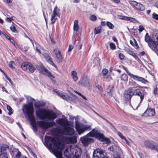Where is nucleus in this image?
Instances as JSON below:
<instances>
[{
	"label": "nucleus",
	"instance_id": "nucleus-1",
	"mask_svg": "<svg viewBox=\"0 0 158 158\" xmlns=\"http://www.w3.org/2000/svg\"><path fill=\"white\" fill-rule=\"evenodd\" d=\"M45 141L46 146L52 151L57 158H63L62 150L64 147L63 144L59 139L49 136H45Z\"/></svg>",
	"mask_w": 158,
	"mask_h": 158
},
{
	"label": "nucleus",
	"instance_id": "nucleus-2",
	"mask_svg": "<svg viewBox=\"0 0 158 158\" xmlns=\"http://www.w3.org/2000/svg\"><path fill=\"white\" fill-rule=\"evenodd\" d=\"M23 111L25 115L27 116L30 121L32 129L35 131L37 130L35 119L33 115L34 109L31 103H29L28 104L25 105L23 108Z\"/></svg>",
	"mask_w": 158,
	"mask_h": 158
},
{
	"label": "nucleus",
	"instance_id": "nucleus-3",
	"mask_svg": "<svg viewBox=\"0 0 158 158\" xmlns=\"http://www.w3.org/2000/svg\"><path fill=\"white\" fill-rule=\"evenodd\" d=\"M56 123L63 127L62 129L59 130V133L62 135H72L74 134V129L72 127L67 126L68 120L64 118H60L56 120Z\"/></svg>",
	"mask_w": 158,
	"mask_h": 158
},
{
	"label": "nucleus",
	"instance_id": "nucleus-4",
	"mask_svg": "<svg viewBox=\"0 0 158 158\" xmlns=\"http://www.w3.org/2000/svg\"><path fill=\"white\" fill-rule=\"evenodd\" d=\"M36 115L40 118L53 120L57 117L56 114L52 110L41 109L36 112Z\"/></svg>",
	"mask_w": 158,
	"mask_h": 158
},
{
	"label": "nucleus",
	"instance_id": "nucleus-5",
	"mask_svg": "<svg viewBox=\"0 0 158 158\" xmlns=\"http://www.w3.org/2000/svg\"><path fill=\"white\" fill-rule=\"evenodd\" d=\"M81 152V149L75 146L70 147L64 151V155L68 158H79Z\"/></svg>",
	"mask_w": 158,
	"mask_h": 158
},
{
	"label": "nucleus",
	"instance_id": "nucleus-6",
	"mask_svg": "<svg viewBox=\"0 0 158 158\" xmlns=\"http://www.w3.org/2000/svg\"><path fill=\"white\" fill-rule=\"evenodd\" d=\"M129 85L131 86L132 87L133 92L131 94L139 96L140 97V102H141L143 99L144 96L146 92H145V90H142L139 89V88H141L142 87L139 85L132 80L129 81Z\"/></svg>",
	"mask_w": 158,
	"mask_h": 158
},
{
	"label": "nucleus",
	"instance_id": "nucleus-7",
	"mask_svg": "<svg viewBox=\"0 0 158 158\" xmlns=\"http://www.w3.org/2000/svg\"><path fill=\"white\" fill-rule=\"evenodd\" d=\"M145 41L148 43V45L152 49H156V45L158 43V30L153 31L152 39H151L148 34L146 33L145 36Z\"/></svg>",
	"mask_w": 158,
	"mask_h": 158
},
{
	"label": "nucleus",
	"instance_id": "nucleus-8",
	"mask_svg": "<svg viewBox=\"0 0 158 158\" xmlns=\"http://www.w3.org/2000/svg\"><path fill=\"white\" fill-rule=\"evenodd\" d=\"M89 134H92V136H95L98 140L104 142L108 144L110 143V141L109 139L105 137L103 134L100 133L95 129H93Z\"/></svg>",
	"mask_w": 158,
	"mask_h": 158
},
{
	"label": "nucleus",
	"instance_id": "nucleus-9",
	"mask_svg": "<svg viewBox=\"0 0 158 158\" xmlns=\"http://www.w3.org/2000/svg\"><path fill=\"white\" fill-rule=\"evenodd\" d=\"M122 68L127 72V73L128 75H129L130 77L132 78L134 80L141 82L142 83L145 84L148 83V81L144 78L137 75H135L131 73L128 71L127 68L125 66H122Z\"/></svg>",
	"mask_w": 158,
	"mask_h": 158
},
{
	"label": "nucleus",
	"instance_id": "nucleus-10",
	"mask_svg": "<svg viewBox=\"0 0 158 158\" xmlns=\"http://www.w3.org/2000/svg\"><path fill=\"white\" fill-rule=\"evenodd\" d=\"M93 158H108L107 153L105 151L100 148L94 150L93 156Z\"/></svg>",
	"mask_w": 158,
	"mask_h": 158
},
{
	"label": "nucleus",
	"instance_id": "nucleus-11",
	"mask_svg": "<svg viewBox=\"0 0 158 158\" xmlns=\"http://www.w3.org/2000/svg\"><path fill=\"white\" fill-rule=\"evenodd\" d=\"M91 132L84 137L81 138V140L84 145L86 146L89 144L93 143L94 142V139L90 137H95V136H92V134H89Z\"/></svg>",
	"mask_w": 158,
	"mask_h": 158
},
{
	"label": "nucleus",
	"instance_id": "nucleus-12",
	"mask_svg": "<svg viewBox=\"0 0 158 158\" xmlns=\"http://www.w3.org/2000/svg\"><path fill=\"white\" fill-rule=\"evenodd\" d=\"M90 128V126L82 123H77L76 125V130L79 135L83 133L85 131L89 130Z\"/></svg>",
	"mask_w": 158,
	"mask_h": 158
},
{
	"label": "nucleus",
	"instance_id": "nucleus-13",
	"mask_svg": "<svg viewBox=\"0 0 158 158\" xmlns=\"http://www.w3.org/2000/svg\"><path fill=\"white\" fill-rule=\"evenodd\" d=\"M79 85L88 88L90 86L89 78L86 76H83L81 78L79 82Z\"/></svg>",
	"mask_w": 158,
	"mask_h": 158
},
{
	"label": "nucleus",
	"instance_id": "nucleus-14",
	"mask_svg": "<svg viewBox=\"0 0 158 158\" xmlns=\"http://www.w3.org/2000/svg\"><path fill=\"white\" fill-rule=\"evenodd\" d=\"M37 123L39 126L44 130L53 126L55 124L54 122H49L44 121H39Z\"/></svg>",
	"mask_w": 158,
	"mask_h": 158
},
{
	"label": "nucleus",
	"instance_id": "nucleus-15",
	"mask_svg": "<svg viewBox=\"0 0 158 158\" xmlns=\"http://www.w3.org/2000/svg\"><path fill=\"white\" fill-rule=\"evenodd\" d=\"M144 145L146 147L152 150L158 149V144L152 141H147L144 142Z\"/></svg>",
	"mask_w": 158,
	"mask_h": 158
},
{
	"label": "nucleus",
	"instance_id": "nucleus-16",
	"mask_svg": "<svg viewBox=\"0 0 158 158\" xmlns=\"http://www.w3.org/2000/svg\"><path fill=\"white\" fill-rule=\"evenodd\" d=\"M62 141H64L67 143H75L77 142V138L75 135L70 137H65L63 136L62 138Z\"/></svg>",
	"mask_w": 158,
	"mask_h": 158
},
{
	"label": "nucleus",
	"instance_id": "nucleus-17",
	"mask_svg": "<svg viewBox=\"0 0 158 158\" xmlns=\"http://www.w3.org/2000/svg\"><path fill=\"white\" fill-rule=\"evenodd\" d=\"M132 92V87L129 88L127 91L124 92V99L127 101H128L130 100L132 96L133 95V94H131Z\"/></svg>",
	"mask_w": 158,
	"mask_h": 158
},
{
	"label": "nucleus",
	"instance_id": "nucleus-18",
	"mask_svg": "<svg viewBox=\"0 0 158 158\" xmlns=\"http://www.w3.org/2000/svg\"><path fill=\"white\" fill-rule=\"evenodd\" d=\"M130 4L132 5H133L134 8L136 9L143 11L145 9L144 6L142 4L138 3L135 1H131Z\"/></svg>",
	"mask_w": 158,
	"mask_h": 158
},
{
	"label": "nucleus",
	"instance_id": "nucleus-19",
	"mask_svg": "<svg viewBox=\"0 0 158 158\" xmlns=\"http://www.w3.org/2000/svg\"><path fill=\"white\" fill-rule=\"evenodd\" d=\"M53 91L64 100L69 101L70 98V97L68 96L64 92H60L56 89L54 90Z\"/></svg>",
	"mask_w": 158,
	"mask_h": 158
},
{
	"label": "nucleus",
	"instance_id": "nucleus-20",
	"mask_svg": "<svg viewBox=\"0 0 158 158\" xmlns=\"http://www.w3.org/2000/svg\"><path fill=\"white\" fill-rule=\"evenodd\" d=\"M155 114L154 110L152 108H148L142 114V116L150 117L154 116Z\"/></svg>",
	"mask_w": 158,
	"mask_h": 158
},
{
	"label": "nucleus",
	"instance_id": "nucleus-21",
	"mask_svg": "<svg viewBox=\"0 0 158 158\" xmlns=\"http://www.w3.org/2000/svg\"><path fill=\"white\" fill-rule=\"evenodd\" d=\"M58 8L56 7L53 12V14L52 16L51 20L52 21L51 24H52L55 23V21L57 19V16H58Z\"/></svg>",
	"mask_w": 158,
	"mask_h": 158
},
{
	"label": "nucleus",
	"instance_id": "nucleus-22",
	"mask_svg": "<svg viewBox=\"0 0 158 158\" xmlns=\"http://www.w3.org/2000/svg\"><path fill=\"white\" fill-rule=\"evenodd\" d=\"M43 55L47 61L51 64L54 66L55 67H56V66L55 65L53 61L52 60V58L48 54L46 53H44L43 54Z\"/></svg>",
	"mask_w": 158,
	"mask_h": 158
},
{
	"label": "nucleus",
	"instance_id": "nucleus-23",
	"mask_svg": "<svg viewBox=\"0 0 158 158\" xmlns=\"http://www.w3.org/2000/svg\"><path fill=\"white\" fill-rule=\"evenodd\" d=\"M6 149L5 147L0 146V158H8Z\"/></svg>",
	"mask_w": 158,
	"mask_h": 158
},
{
	"label": "nucleus",
	"instance_id": "nucleus-24",
	"mask_svg": "<svg viewBox=\"0 0 158 158\" xmlns=\"http://www.w3.org/2000/svg\"><path fill=\"white\" fill-rule=\"evenodd\" d=\"M43 71L44 72V73L49 77L51 79L54 78V77L52 75L51 72L49 71L47 69L44 68L43 69Z\"/></svg>",
	"mask_w": 158,
	"mask_h": 158
},
{
	"label": "nucleus",
	"instance_id": "nucleus-25",
	"mask_svg": "<svg viewBox=\"0 0 158 158\" xmlns=\"http://www.w3.org/2000/svg\"><path fill=\"white\" fill-rule=\"evenodd\" d=\"M71 75L74 81H76L78 80V77L77 76V73L76 71L74 70L72 71L71 72Z\"/></svg>",
	"mask_w": 158,
	"mask_h": 158
},
{
	"label": "nucleus",
	"instance_id": "nucleus-26",
	"mask_svg": "<svg viewBox=\"0 0 158 158\" xmlns=\"http://www.w3.org/2000/svg\"><path fill=\"white\" fill-rule=\"evenodd\" d=\"M79 28L78 21L77 20H75L74 22L73 30L74 31H78Z\"/></svg>",
	"mask_w": 158,
	"mask_h": 158
},
{
	"label": "nucleus",
	"instance_id": "nucleus-27",
	"mask_svg": "<svg viewBox=\"0 0 158 158\" xmlns=\"http://www.w3.org/2000/svg\"><path fill=\"white\" fill-rule=\"evenodd\" d=\"M61 53V52L57 48H56L54 49L53 52H52L53 54L55 57Z\"/></svg>",
	"mask_w": 158,
	"mask_h": 158
},
{
	"label": "nucleus",
	"instance_id": "nucleus-28",
	"mask_svg": "<svg viewBox=\"0 0 158 158\" xmlns=\"http://www.w3.org/2000/svg\"><path fill=\"white\" fill-rule=\"evenodd\" d=\"M127 53L129 54V55L132 56L133 57H134V58L136 59L137 60L138 59V57L137 56L135 55V53H134L130 49H128L127 50Z\"/></svg>",
	"mask_w": 158,
	"mask_h": 158
},
{
	"label": "nucleus",
	"instance_id": "nucleus-29",
	"mask_svg": "<svg viewBox=\"0 0 158 158\" xmlns=\"http://www.w3.org/2000/svg\"><path fill=\"white\" fill-rule=\"evenodd\" d=\"M102 27L101 26H99L95 28L94 30V33L96 34L100 33L102 31Z\"/></svg>",
	"mask_w": 158,
	"mask_h": 158
},
{
	"label": "nucleus",
	"instance_id": "nucleus-30",
	"mask_svg": "<svg viewBox=\"0 0 158 158\" xmlns=\"http://www.w3.org/2000/svg\"><path fill=\"white\" fill-rule=\"evenodd\" d=\"M29 63L25 62L23 63L21 65V68L23 70H26L28 67Z\"/></svg>",
	"mask_w": 158,
	"mask_h": 158
},
{
	"label": "nucleus",
	"instance_id": "nucleus-31",
	"mask_svg": "<svg viewBox=\"0 0 158 158\" xmlns=\"http://www.w3.org/2000/svg\"><path fill=\"white\" fill-rule=\"evenodd\" d=\"M28 68L29 71L31 73L35 71V69L34 67L30 63H29Z\"/></svg>",
	"mask_w": 158,
	"mask_h": 158
},
{
	"label": "nucleus",
	"instance_id": "nucleus-32",
	"mask_svg": "<svg viewBox=\"0 0 158 158\" xmlns=\"http://www.w3.org/2000/svg\"><path fill=\"white\" fill-rule=\"evenodd\" d=\"M58 60L59 62H61L62 61V56L61 54V53L57 55L55 57Z\"/></svg>",
	"mask_w": 158,
	"mask_h": 158
},
{
	"label": "nucleus",
	"instance_id": "nucleus-33",
	"mask_svg": "<svg viewBox=\"0 0 158 158\" xmlns=\"http://www.w3.org/2000/svg\"><path fill=\"white\" fill-rule=\"evenodd\" d=\"M7 109L9 111L8 114L9 115H11V114L13 113V110L12 109L10 106H9L7 105Z\"/></svg>",
	"mask_w": 158,
	"mask_h": 158
},
{
	"label": "nucleus",
	"instance_id": "nucleus-34",
	"mask_svg": "<svg viewBox=\"0 0 158 158\" xmlns=\"http://www.w3.org/2000/svg\"><path fill=\"white\" fill-rule=\"evenodd\" d=\"M106 25L110 29H113L114 28V25L110 22H107L106 23Z\"/></svg>",
	"mask_w": 158,
	"mask_h": 158
},
{
	"label": "nucleus",
	"instance_id": "nucleus-35",
	"mask_svg": "<svg viewBox=\"0 0 158 158\" xmlns=\"http://www.w3.org/2000/svg\"><path fill=\"white\" fill-rule=\"evenodd\" d=\"M121 79L124 81H127L128 80V77L126 74H123L121 77Z\"/></svg>",
	"mask_w": 158,
	"mask_h": 158
},
{
	"label": "nucleus",
	"instance_id": "nucleus-36",
	"mask_svg": "<svg viewBox=\"0 0 158 158\" xmlns=\"http://www.w3.org/2000/svg\"><path fill=\"white\" fill-rule=\"evenodd\" d=\"M110 48L112 50L115 49L116 47L115 44L113 43H110Z\"/></svg>",
	"mask_w": 158,
	"mask_h": 158
},
{
	"label": "nucleus",
	"instance_id": "nucleus-37",
	"mask_svg": "<svg viewBox=\"0 0 158 158\" xmlns=\"http://www.w3.org/2000/svg\"><path fill=\"white\" fill-rule=\"evenodd\" d=\"M134 44L133 45V46L136 49H138L139 48V47L137 44V42L136 40L134 39Z\"/></svg>",
	"mask_w": 158,
	"mask_h": 158
},
{
	"label": "nucleus",
	"instance_id": "nucleus-38",
	"mask_svg": "<svg viewBox=\"0 0 158 158\" xmlns=\"http://www.w3.org/2000/svg\"><path fill=\"white\" fill-rule=\"evenodd\" d=\"M108 72V70L106 69H103L102 71V73L103 76L105 77H106V74H107Z\"/></svg>",
	"mask_w": 158,
	"mask_h": 158
},
{
	"label": "nucleus",
	"instance_id": "nucleus-39",
	"mask_svg": "<svg viewBox=\"0 0 158 158\" xmlns=\"http://www.w3.org/2000/svg\"><path fill=\"white\" fill-rule=\"evenodd\" d=\"M113 88L112 86H109L106 89L107 92L108 93H111L113 91Z\"/></svg>",
	"mask_w": 158,
	"mask_h": 158
},
{
	"label": "nucleus",
	"instance_id": "nucleus-40",
	"mask_svg": "<svg viewBox=\"0 0 158 158\" xmlns=\"http://www.w3.org/2000/svg\"><path fill=\"white\" fill-rule=\"evenodd\" d=\"M8 65L11 68H14V66L15 65V64L14 61H10Z\"/></svg>",
	"mask_w": 158,
	"mask_h": 158
},
{
	"label": "nucleus",
	"instance_id": "nucleus-41",
	"mask_svg": "<svg viewBox=\"0 0 158 158\" xmlns=\"http://www.w3.org/2000/svg\"><path fill=\"white\" fill-rule=\"evenodd\" d=\"M152 17L154 19L158 20V15L157 14L153 13L152 15Z\"/></svg>",
	"mask_w": 158,
	"mask_h": 158
},
{
	"label": "nucleus",
	"instance_id": "nucleus-42",
	"mask_svg": "<svg viewBox=\"0 0 158 158\" xmlns=\"http://www.w3.org/2000/svg\"><path fill=\"white\" fill-rule=\"evenodd\" d=\"M89 19L92 21H94L96 19L97 17L95 15H93L90 16Z\"/></svg>",
	"mask_w": 158,
	"mask_h": 158
},
{
	"label": "nucleus",
	"instance_id": "nucleus-43",
	"mask_svg": "<svg viewBox=\"0 0 158 158\" xmlns=\"http://www.w3.org/2000/svg\"><path fill=\"white\" fill-rule=\"evenodd\" d=\"M44 104H42L40 103H37L35 104V107H37V108H40L41 107H42V106H44Z\"/></svg>",
	"mask_w": 158,
	"mask_h": 158
},
{
	"label": "nucleus",
	"instance_id": "nucleus-44",
	"mask_svg": "<svg viewBox=\"0 0 158 158\" xmlns=\"http://www.w3.org/2000/svg\"><path fill=\"white\" fill-rule=\"evenodd\" d=\"M118 135L122 139H125V137L124 136L123 134L120 132H118Z\"/></svg>",
	"mask_w": 158,
	"mask_h": 158
},
{
	"label": "nucleus",
	"instance_id": "nucleus-45",
	"mask_svg": "<svg viewBox=\"0 0 158 158\" xmlns=\"http://www.w3.org/2000/svg\"><path fill=\"white\" fill-rule=\"evenodd\" d=\"M139 28L138 30L139 33H141L144 29L142 25H140L139 27Z\"/></svg>",
	"mask_w": 158,
	"mask_h": 158
},
{
	"label": "nucleus",
	"instance_id": "nucleus-46",
	"mask_svg": "<svg viewBox=\"0 0 158 158\" xmlns=\"http://www.w3.org/2000/svg\"><path fill=\"white\" fill-rule=\"evenodd\" d=\"M118 57L119 59L121 60H123L124 58V56L122 53H120L119 54Z\"/></svg>",
	"mask_w": 158,
	"mask_h": 158
},
{
	"label": "nucleus",
	"instance_id": "nucleus-47",
	"mask_svg": "<svg viewBox=\"0 0 158 158\" xmlns=\"http://www.w3.org/2000/svg\"><path fill=\"white\" fill-rule=\"evenodd\" d=\"M124 140H125L127 144H128L129 145H130V143L131 141V139H129V140H128L126 139V138H125V139H124Z\"/></svg>",
	"mask_w": 158,
	"mask_h": 158
},
{
	"label": "nucleus",
	"instance_id": "nucleus-48",
	"mask_svg": "<svg viewBox=\"0 0 158 158\" xmlns=\"http://www.w3.org/2000/svg\"><path fill=\"white\" fill-rule=\"evenodd\" d=\"M10 29L13 32H15L16 31L15 27L14 26H12L10 27Z\"/></svg>",
	"mask_w": 158,
	"mask_h": 158
},
{
	"label": "nucleus",
	"instance_id": "nucleus-49",
	"mask_svg": "<svg viewBox=\"0 0 158 158\" xmlns=\"http://www.w3.org/2000/svg\"><path fill=\"white\" fill-rule=\"evenodd\" d=\"M21 153L19 151H18V152H17V153L15 156V157L17 158H19V157L21 156Z\"/></svg>",
	"mask_w": 158,
	"mask_h": 158
},
{
	"label": "nucleus",
	"instance_id": "nucleus-50",
	"mask_svg": "<svg viewBox=\"0 0 158 158\" xmlns=\"http://www.w3.org/2000/svg\"><path fill=\"white\" fill-rule=\"evenodd\" d=\"M129 21L134 23H136L137 21V20L131 17H130Z\"/></svg>",
	"mask_w": 158,
	"mask_h": 158
},
{
	"label": "nucleus",
	"instance_id": "nucleus-51",
	"mask_svg": "<svg viewBox=\"0 0 158 158\" xmlns=\"http://www.w3.org/2000/svg\"><path fill=\"white\" fill-rule=\"evenodd\" d=\"M96 87L97 88L98 90H99L101 91H103V89L101 87V86L97 85H96Z\"/></svg>",
	"mask_w": 158,
	"mask_h": 158
},
{
	"label": "nucleus",
	"instance_id": "nucleus-52",
	"mask_svg": "<svg viewBox=\"0 0 158 158\" xmlns=\"http://www.w3.org/2000/svg\"><path fill=\"white\" fill-rule=\"evenodd\" d=\"M153 92L154 94H158V89L157 87L154 88Z\"/></svg>",
	"mask_w": 158,
	"mask_h": 158
},
{
	"label": "nucleus",
	"instance_id": "nucleus-53",
	"mask_svg": "<svg viewBox=\"0 0 158 158\" xmlns=\"http://www.w3.org/2000/svg\"><path fill=\"white\" fill-rule=\"evenodd\" d=\"M130 17L126 16H123L121 19L127 20H129Z\"/></svg>",
	"mask_w": 158,
	"mask_h": 158
},
{
	"label": "nucleus",
	"instance_id": "nucleus-54",
	"mask_svg": "<svg viewBox=\"0 0 158 158\" xmlns=\"http://www.w3.org/2000/svg\"><path fill=\"white\" fill-rule=\"evenodd\" d=\"M73 46L70 45L69 46V49H68L69 51L70 52L72 50V49H73Z\"/></svg>",
	"mask_w": 158,
	"mask_h": 158
},
{
	"label": "nucleus",
	"instance_id": "nucleus-55",
	"mask_svg": "<svg viewBox=\"0 0 158 158\" xmlns=\"http://www.w3.org/2000/svg\"><path fill=\"white\" fill-rule=\"evenodd\" d=\"M11 19L10 18H6V20L8 22H10L11 21Z\"/></svg>",
	"mask_w": 158,
	"mask_h": 158
},
{
	"label": "nucleus",
	"instance_id": "nucleus-56",
	"mask_svg": "<svg viewBox=\"0 0 158 158\" xmlns=\"http://www.w3.org/2000/svg\"><path fill=\"white\" fill-rule=\"evenodd\" d=\"M112 39L114 41L116 42H117V41H118L117 40V39L115 37V36L113 37Z\"/></svg>",
	"mask_w": 158,
	"mask_h": 158
},
{
	"label": "nucleus",
	"instance_id": "nucleus-57",
	"mask_svg": "<svg viewBox=\"0 0 158 158\" xmlns=\"http://www.w3.org/2000/svg\"><path fill=\"white\" fill-rule=\"evenodd\" d=\"M3 1L7 3H9L11 2V0H3Z\"/></svg>",
	"mask_w": 158,
	"mask_h": 158
},
{
	"label": "nucleus",
	"instance_id": "nucleus-58",
	"mask_svg": "<svg viewBox=\"0 0 158 158\" xmlns=\"http://www.w3.org/2000/svg\"><path fill=\"white\" fill-rule=\"evenodd\" d=\"M115 3H118L120 2V0H111Z\"/></svg>",
	"mask_w": 158,
	"mask_h": 158
},
{
	"label": "nucleus",
	"instance_id": "nucleus-59",
	"mask_svg": "<svg viewBox=\"0 0 158 158\" xmlns=\"http://www.w3.org/2000/svg\"><path fill=\"white\" fill-rule=\"evenodd\" d=\"M6 78L10 82V83H11V79H10V78L9 77L7 76V75H6L5 76Z\"/></svg>",
	"mask_w": 158,
	"mask_h": 158
},
{
	"label": "nucleus",
	"instance_id": "nucleus-60",
	"mask_svg": "<svg viewBox=\"0 0 158 158\" xmlns=\"http://www.w3.org/2000/svg\"><path fill=\"white\" fill-rule=\"evenodd\" d=\"M101 24L102 26H105L106 25V23L104 21H102L101 22Z\"/></svg>",
	"mask_w": 158,
	"mask_h": 158
},
{
	"label": "nucleus",
	"instance_id": "nucleus-61",
	"mask_svg": "<svg viewBox=\"0 0 158 158\" xmlns=\"http://www.w3.org/2000/svg\"><path fill=\"white\" fill-rule=\"evenodd\" d=\"M32 155L34 158H37L36 155L34 153H32Z\"/></svg>",
	"mask_w": 158,
	"mask_h": 158
},
{
	"label": "nucleus",
	"instance_id": "nucleus-62",
	"mask_svg": "<svg viewBox=\"0 0 158 158\" xmlns=\"http://www.w3.org/2000/svg\"><path fill=\"white\" fill-rule=\"evenodd\" d=\"M130 44L132 45V46H133V45H134V42H133L132 40H130Z\"/></svg>",
	"mask_w": 158,
	"mask_h": 158
},
{
	"label": "nucleus",
	"instance_id": "nucleus-63",
	"mask_svg": "<svg viewBox=\"0 0 158 158\" xmlns=\"http://www.w3.org/2000/svg\"><path fill=\"white\" fill-rule=\"evenodd\" d=\"M36 50L38 52L40 53H41L40 50L37 48H36Z\"/></svg>",
	"mask_w": 158,
	"mask_h": 158
},
{
	"label": "nucleus",
	"instance_id": "nucleus-64",
	"mask_svg": "<svg viewBox=\"0 0 158 158\" xmlns=\"http://www.w3.org/2000/svg\"><path fill=\"white\" fill-rule=\"evenodd\" d=\"M110 149L111 151H113L114 150V148L112 147H110Z\"/></svg>",
	"mask_w": 158,
	"mask_h": 158
}]
</instances>
